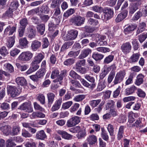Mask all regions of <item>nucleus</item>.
I'll return each instance as SVG.
<instances>
[{
    "mask_svg": "<svg viewBox=\"0 0 147 147\" xmlns=\"http://www.w3.org/2000/svg\"><path fill=\"white\" fill-rule=\"evenodd\" d=\"M33 56V54L30 51H27L22 52L18 57L19 60L27 62L30 60Z\"/></svg>",
    "mask_w": 147,
    "mask_h": 147,
    "instance_id": "1",
    "label": "nucleus"
},
{
    "mask_svg": "<svg viewBox=\"0 0 147 147\" xmlns=\"http://www.w3.org/2000/svg\"><path fill=\"white\" fill-rule=\"evenodd\" d=\"M125 75V71L124 70H120L117 72L115 78L114 84H116L120 83L123 80Z\"/></svg>",
    "mask_w": 147,
    "mask_h": 147,
    "instance_id": "2",
    "label": "nucleus"
},
{
    "mask_svg": "<svg viewBox=\"0 0 147 147\" xmlns=\"http://www.w3.org/2000/svg\"><path fill=\"white\" fill-rule=\"evenodd\" d=\"M7 88L8 93L10 94L12 97H15L18 96L20 93V92L18 90L15 86L8 85Z\"/></svg>",
    "mask_w": 147,
    "mask_h": 147,
    "instance_id": "3",
    "label": "nucleus"
},
{
    "mask_svg": "<svg viewBox=\"0 0 147 147\" xmlns=\"http://www.w3.org/2000/svg\"><path fill=\"white\" fill-rule=\"evenodd\" d=\"M69 75L73 78H77L80 80L82 84L85 86H90L89 84L84 79L81 78L80 76L73 70H71L69 74Z\"/></svg>",
    "mask_w": 147,
    "mask_h": 147,
    "instance_id": "4",
    "label": "nucleus"
},
{
    "mask_svg": "<svg viewBox=\"0 0 147 147\" xmlns=\"http://www.w3.org/2000/svg\"><path fill=\"white\" fill-rule=\"evenodd\" d=\"M80 122V117L77 116L73 117L67 122V125L68 127H71L75 126Z\"/></svg>",
    "mask_w": 147,
    "mask_h": 147,
    "instance_id": "5",
    "label": "nucleus"
},
{
    "mask_svg": "<svg viewBox=\"0 0 147 147\" xmlns=\"http://www.w3.org/2000/svg\"><path fill=\"white\" fill-rule=\"evenodd\" d=\"M104 12L105 13L102 16V18L104 21H106L111 18L113 13V10L110 8H105Z\"/></svg>",
    "mask_w": 147,
    "mask_h": 147,
    "instance_id": "6",
    "label": "nucleus"
},
{
    "mask_svg": "<svg viewBox=\"0 0 147 147\" xmlns=\"http://www.w3.org/2000/svg\"><path fill=\"white\" fill-rule=\"evenodd\" d=\"M85 20L84 18L78 16L72 18L71 21L75 25L79 26L84 24Z\"/></svg>",
    "mask_w": 147,
    "mask_h": 147,
    "instance_id": "7",
    "label": "nucleus"
},
{
    "mask_svg": "<svg viewBox=\"0 0 147 147\" xmlns=\"http://www.w3.org/2000/svg\"><path fill=\"white\" fill-rule=\"evenodd\" d=\"M19 109L21 110H24L28 113L32 112L33 109L32 107L31 104L28 102H24L22 104L20 107Z\"/></svg>",
    "mask_w": 147,
    "mask_h": 147,
    "instance_id": "8",
    "label": "nucleus"
},
{
    "mask_svg": "<svg viewBox=\"0 0 147 147\" xmlns=\"http://www.w3.org/2000/svg\"><path fill=\"white\" fill-rule=\"evenodd\" d=\"M61 11L60 8L58 7L54 10V13L53 17L55 19V21L57 24H59L60 22L61 17L60 16Z\"/></svg>",
    "mask_w": 147,
    "mask_h": 147,
    "instance_id": "9",
    "label": "nucleus"
},
{
    "mask_svg": "<svg viewBox=\"0 0 147 147\" xmlns=\"http://www.w3.org/2000/svg\"><path fill=\"white\" fill-rule=\"evenodd\" d=\"M131 48V45L129 42H127L123 43L121 47L122 52L125 54L130 52Z\"/></svg>",
    "mask_w": 147,
    "mask_h": 147,
    "instance_id": "10",
    "label": "nucleus"
},
{
    "mask_svg": "<svg viewBox=\"0 0 147 147\" xmlns=\"http://www.w3.org/2000/svg\"><path fill=\"white\" fill-rule=\"evenodd\" d=\"M38 64L32 61L30 64V67L26 72V74H29L36 71L39 67Z\"/></svg>",
    "mask_w": 147,
    "mask_h": 147,
    "instance_id": "11",
    "label": "nucleus"
},
{
    "mask_svg": "<svg viewBox=\"0 0 147 147\" xmlns=\"http://www.w3.org/2000/svg\"><path fill=\"white\" fill-rule=\"evenodd\" d=\"M78 32L77 30H72L69 31L66 36V40H73L77 37Z\"/></svg>",
    "mask_w": 147,
    "mask_h": 147,
    "instance_id": "12",
    "label": "nucleus"
},
{
    "mask_svg": "<svg viewBox=\"0 0 147 147\" xmlns=\"http://www.w3.org/2000/svg\"><path fill=\"white\" fill-rule=\"evenodd\" d=\"M59 134L62 135V138L67 140H71L72 139L73 136L66 132L61 130H58L57 131Z\"/></svg>",
    "mask_w": 147,
    "mask_h": 147,
    "instance_id": "13",
    "label": "nucleus"
},
{
    "mask_svg": "<svg viewBox=\"0 0 147 147\" xmlns=\"http://www.w3.org/2000/svg\"><path fill=\"white\" fill-rule=\"evenodd\" d=\"M127 11H125L119 13L115 19V21L117 22H120L124 19L127 16Z\"/></svg>",
    "mask_w": 147,
    "mask_h": 147,
    "instance_id": "14",
    "label": "nucleus"
},
{
    "mask_svg": "<svg viewBox=\"0 0 147 147\" xmlns=\"http://www.w3.org/2000/svg\"><path fill=\"white\" fill-rule=\"evenodd\" d=\"M91 53V50L89 48H86L81 51V54L79 56L80 59H82L87 57Z\"/></svg>",
    "mask_w": 147,
    "mask_h": 147,
    "instance_id": "15",
    "label": "nucleus"
},
{
    "mask_svg": "<svg viewBox=\"0 0 147 147\" xmlns=\"http://www.w3.org/2000/svg\"><path fill=\"white\" fill-rule=\"evenodd\" d=\"M66 74L67 71L66 70L62 71H61L60 74H59V76L56 79L53 81V82H58L60 84H61V80H63V77L66 75Z\"/></svg>",
    "mask_w": 147,
    "mask_h": 147,
    "instance_id": "16",
    "label": "nucleus"
},
{
    "mask_svg": "<svg viewBox=\"0 0 147 147\" xmlns=\"http://www.w3.org/2000/svg\"><path fill=\"white\" fill-rule=\"evenodd\" d=\"M84 77L85 79L87 80L88 81L92 83L91 84H89L90 86H86L89 88L92 89L94 88L95 86V84L94 83L95 80L94 78L91 76H90L89 75L86 74L85 75Z\"/></svg>",
    "mask_w": 147,
    "mask_h": 147,
    "instance_id": "17",
    "label": "nucleus"
},
{
    "mask_svg": "<svg viewBox=\"0 0 147 147\" xmlns=\"http://www.w3.org/2000/svg\"><path fill=\"white\" fill-rule=\"evenodd\" d=\"M87 141L90 145H94L97 142V139L94 135H90L86 139Z\"/></svg>",
    "mask_w": 147,
    "mask_h": 147,
    "instance_id": "18",
    "label": "nucleus"
},
{
    "mask_svg": "<svg viewBox=\"0 0 147 147\" xmlns=\"http://www.w3.org/2000/svg\"><path fill=\"white\" fill-rule=\"evenodd\" d=\"M41 45V43L37 40H35L31 43V47L33 51H36L39 49Z\"/></svg>",
    "mask_w": 147,
    "mask_h": 147,
    "instance_id": "19",
    "label": "nucleus"
},
{
    "mask_svg": "<svg viewBox=\"0 0 147 147\" xmlns=\"http://www.w3.org/2000/svg\"><path fill=\"white\" fill-rule=\"evenodd\" d=\"M15 36H13L12 37H9L8 39H7L6 45L8 48H10L13 46L15 42Z\"/></svg>",
    "mask_w": 147,
    "mask_h": 147,
    "instance_id": "20",
    "label": "nucleus"
},
{
    "mask_svg": "<svg viewBox=\"0 0 147 147\" xmlns=\"http://www.w3.org/2000/svg\"><path fill=\"white\" fill-rule=\"evenodd\" d=\"M36 137L38 139L44 140L46 138L47 136L44 131L43 130H41L37 132Z\"/></svg>",
    "mask_w": 147,
    "mask_h": 147,
    "instance_id": "21",
    "label": "nucleus"
},
{
    "mask_svg": "<svg viewBox=\"0 0 147 147\" xmlns=\"http://www.w3.org/2000/svg\"><path fill=\"white\" fill-rule=\"evenodd\" d=\"M0 129L5 135H10L11 129L9 126L6 125L1 127L0 128Z\"/></svg>",
    "mask_w": 147,
    "mask_h": 147,
    "instance_id": "22",
    "label": "nucleus"
},
{
    "mask_svg": "<svg viewBox=\"0 0 147 147\" xmlns=\"http://www.w3.org/2000/svg\"><path fill=\"white\" fill-rule=\"evenodd\" d=\"M19 44L23 48H26L28 46V41L25 37L21 38L19 40Z\"/></svg>",
    "mask_w": 147,
    "mask_h": 147,
    "instance_id": "23",
    "label": "nucleus"
},
{
    "mask_svg": "<svg viewBox=\"0 0 147 147\" xmlns=\"http://www.w3.org/2000/svg\"><path fill=\"white\" fill-rule=\"evenodd\" d=\"M20 129L18 126H14L12 130H11L10 135L12 136L17 135L20 133Z\"/></svg>",
    "mask_w": 147,
    "mask_h": 147,
    "instance_id": "24",
    "label": "nucleus"
},
{
    "mask_svg": "<svg viewBox=\"0 0 147 147\" xmlns=\"http://www.w3.org/2000/svg\"><path fill=\"white\" fill-rule=\"evenodd\" d=\"M106 83L105 80H102L99 82L97 88L96 89L97 91L99 92L102 91L106 87Z\"/></svg>",
    "mask_w": 147,
    "mask_h": 147,
    "instance_id": "25",
    "label": "nucleus"
},
{
    "mask_svg": "<svg viewBox=\"0 0 147 147\" xmlns=\"http://www.w3.org/2000/svg\"><path fill=\"white\" fill-rule=\"evenodd\" d=\"M26 147H36V144L33 140L30 139L28 141H26L24 143Z\"/></svg>",
    "mask_w": 147,
    "mask_h": 147,
    "instance_id": "26",
    "label": "nucleus"
},
{
    "mask_svg": "<svg viewBox=\"0 0 147 147\" xmlns=\"http://www.w3.org/2000/svg\"><path fill=\"white\" fill-rule=\"evenodd\" d=\"M44 56L41 53H39L35 56L32 61L39 64L44 58Z\"/></svg>",
    "mask_w": 147,
    "mask_h": 147,
    "instance_id": "27",
    "label": "nucleus"
},
{
    "mask_svg": "<svg viewBox=\"0 0 147 147\" xmlns=\"http://www.w3.org/2000/svg\"><path fill=\"white\" fill-rule=\"evenodd\" d=\"M16 81L17 84L21 86L26 85V81L23 77H18L16 78Z\"/></svg>",
    "mask_w": 147,
    "mask_h": 147,
    "instance_id": "28",
    "label": "nucleus"
},
{
    "mask_svg": "<svg viewBox=\"0 0 147 147\" xmlns=\"http://www.w3.org/2000/svg\"><path fill=\"white\" fill-rule=\"evenodd\" d=\"M144 76L142 74H139L137 77V79L135 82V84L137 86H139L143 82Z\"/></svg>",
    "mask_w": 147,
    "mask_h": 147,
    "instance_id": "29",
    "label": "nucleus"
},
{
    "mask_svg": "<svg viewBox=\"0 0 147 147\" xmlns=\"http://www.w3.org/2000/svg\"><path fill=\"white\" fill-rule=\"evenodd\" d=\"M140 55L138 53H135L132 55L129 59V62L131 63L137 62L139 58Z\"/></svg>",
    "mask_w": 147,
    "mask_h": 147,
    "instance_id": "30",
    "label": "nucleus"
},
{
    "mask_svg": "<svg viewBox=\"0 0 147 147\" xmlns=\"http://www.w3.org/2000/svg\"><path fill=\"white\" fill-rule=\"evenodd\" d=\"M74 42V41H72L67 42H65L62 46L61 51H63L66 49H67L70 46L72 45Z\"/></svg>",
    "mask_w": 147,
    "mask_h": 147,
    "instance_id": "31",
    "label": "nucleus"
},
{
    "mask_svg": "<svg viewBox=\"0 0 147 147\" xmlns=\"http://www.w3.org/2000/svg\"><path fill=\"white\" fill-rule=\"evenodd\" d=\"M136 88L134 86H132L130 88H127L125 90V94L128 95L133 93L136 90Z\"/></svg>",
    "mask_w": 147,
    "mask_h": 147,
    "instance_id": "32",
    "label": "nucleus"
},
{
    "mask_svg": "<svg viewBox=\"0 0 147 147\" xmlns=\"http://www.w3.org/2000/svg\"><path fill=\"white\" fill-rule=\"evenodd\" d=\"M45 73V68H41L36 72V74L37 76V77L40 78L43 77Z\"/></svg>",
    "mask_w": 147,
    "mask_h": 147,
    "instance_id": "33",
    "label": "nucleus"
},
{
    "mask_svg": "<svg viewBox=\"0 0 147 147\" xmlns=\"http://www.w3.org/2000/svg\"><path fill=\"white\" fill-rule=\"evenodd\" d=\"M47 96L48 100V105L50 106L54 101L55 95L52 93H49L47 94Z\"/></svg>",
    "mask_w": 147,
    "mask_h": 147,
    "instance_id": "34",
    "label": "nucleus"
},
{
    "mask_svg": "<svg viewBox=\"0 0 147 147\" xmlns=\"http://www.w3.org/2000/svg\"><path fill=\"white\" fill-rule=\"evenodd\" d=\"M146 24L144 22H142L139 24L138 29L136 32L137 34H139L143 31L145 29Z\"/></svg>",
    "mask_w": 147,
    "mask_h": 147,
    "instance_id": "35",
    "label": "nucleus"
},
{
    "mask_svg": "<svg viewBox=\"0 0 147 147\" xmlns=\"http://www.w3.org/2000/svg\"><path fill=\"white\" fill-rule=\"evenodd\" d=\"M100 41L98 44L100 46H103L107 44L106 41V37L105 36H100V39H99Z\"/></svg>",
    "mask_w": 147,
    "mask_h": 147,
    "instance_id": "36",
    "label": "nucleus"
},
{
    "mask_svg": "<svg viewBox=\"0 0 147 147\" xmlns=\"http://www.w3.org/2000/svg\"><path fill=\"white\" fill-rule=\"evenodd\" d=\"M124 128L125 127L123 126L120 127L117 134V138L118 140H120L123 137Z\"/></svg>",
    "mask_w": 147,
    "mask_h": 147,
    "instance_id": "37",
    "label": "nucleus"
},
{
    "mask_svg": "<svg viewBox=\"0 0 147 147\" xmlns=\"http://www.w3.org/2000/svg\"><path fill=\"white\" fill-rule=\"evenodd\" d=\"M19 6L18 2L17 0H14L11 2L10 8L14 11L17 9Z\"/></svg>",
    "mask_w": 147,
    "mask_h": 147,
    "instance_id": "38",
    "label": "nucleus"
},
{
    "mask_svg": "<svg viewBox=\"0 0 147 147\" xmlns=\"http://www.w3.org/2000/svg\"><path fill=\"white\" fill-rule=\"evenodd\" d=\"M138 8V5L137 3L130 6L129 12L130 13L133 14Z\"/></svg>",
    "mask_w": 147,
    "mask_h": 147,
    "instance_id": "39",
    "label": "nucleus"
},
{
    "mask_svg": "<svg viewBox=\"0 0 147 147\" xmlns=\"http://www.w3.org/2000/svg\"><path fill=\"white\" fill-rule=\"evenodd\" d=\"M59 71L57 68L54 69L52 72L51 78L52 79L57 78L59 76Z\"/></svg>",
    "mask_w": 147,
    "mask_h": 147,
    "instance_id": "40",
    "label": "nucleus"
},
{
    "mask_svg": "<svg viewBox=\"0 0 147 147\" xmlns=\"http://www.w3.org/2000/svg\"><path fill=\"white\" fill-rule=\"evenodd\" d=\"M40 11L42 13L47 14L49 12L50 10L47 5H44L41 6Z\"/></svg>",
    "mask_w": 147,
    "mask_h": 147,
    "instance_id": "41",
    "label": "nucleus"
},
{
    "mask_svg": "<svg viewBox=\"0 0 147 147\" xmlns=\"http://www.w3.org/2000/svg\"><path fill=\"white\" fill-rule=\"evenodd\" d=\"M37 29L38 32L42 35L43 34L45 30V25L43 24L38 25L37 26Z\"/></svg>",
    "mask_w": 147,
    "mask_h": 147,
    "instance_id": "42",
    "label": "nucleus"
},
{
    "mask_svg": "<svg viewBox=\"0 0 147 147\" xmlns=\"http://www.w3.org/2000/svg\"><path fill=\"white\" fill-rule=\"evenodd\" d=\"M104 56L101 54L98 53H94L92 55V57L96 61H98L102 59Z\"/></svg>",
    "mask_w": 147,
    "mask_h": 147,
    "instance_id": "43",
    "label": "nucleus"
},
{
    "mask_svg": "<svg viewBox=\"0 0 147 147\" xmlns=\"http://www.w3.org/2000/svg\"><path fill=\"white\" fill-rule=\"evenodd\" d=\"M114 56L113 55H109L107 57L104 59L103 62L105 64H109L112 62L114 59Z\"/></svg>",
    "mask_w": 147,
    "mask_h": 147,
    "instance_id": "44",
    "label": "nucleus"
},
{
    "mask_svg": "<svg viewBox=\"0 0 147 147\" xmlns=\"http://www.w3.org/2000/svg\"><path fill=\"white\" fill-rule=\"evenodd\" d=\"M75 11L74 9L70 8L67 10L63 14V16L67 18L70 15L74 13Z\"/></svg>",
    "mask_w": 147,
    "mask_h": 147,
    "instance_id": "45",
    "label": "nucleus"
},
{
    "mask_svg": "<svg viewBox=\"0 0 147 147\" xmlns=\"http://www.w3.org/2000/svg\"><path fill=\"white\" fill-rule=\"evenodd\" d=\"M13 141L12 137L8 139L6 142V147H13L16 145L13 142Z\"/></svg>",
    "mask_w": 147,
    "mask_h": 147,
    "instance_id": "46",
    "label": "nucleus"
},
{
    "mask_svg": "<svg viewBox=\"0 0 147 147\" xmlns=\"http://www.w3.org/2000/svg\"><path fill=\"white\" fill-rule=\"evenodd\" d=\"M6 70L10 73L14 71V68L12 65L10 63H7L4 65Z\"/></svg>",
    "mask_w": 147,
    "mask_h": 147,
    "instance_id": "47",
    "label": "nucleus"
},
{
    "mask_svg": "<svg viewBox=\"0 0 147 147\" xmlns=\"http://www.w3.org/2000/svg\"><path fill=\"white\" fill-rule=\"evenodd\" d=\"M16 65L17 67L21 71H25L29 67L28 65L26 64L21 65L19 63H17Z\"/></svg>",
    "mask_w": 147,
    "mask_h": 147,
    "instance_id": "48",
    "label": "nucleus"
},
{
    "mask_svg": "<svg viewBox=\"0 0 147 147\" xmlns=\"http://www.w3.org/2000/svg\"><path fill=\"white\" fill-rule=\"evenodd\" d=\"M28 32V38H32L34 37L36 34V31L34 29L30 28L29 29Z\"/></svg>",
    "mask_w": 147,
    "mask_h": 147,
    "instance_id": "49",
    "label": "nucleus"
},
{
    "mask_svg": "<svg viewBox=\"0 0 147 147\" xmlns=\"http://www.w3.org/2000/svg\"><path fill=\"white\" fill-rule=\"evenodd\" d=\"M20 52V50L17 49H12L10 52V55L12 57L17 55Z\"/></svg>",
    "mask_w": 147,
    "mask_h": 147,
    "instance_id": "50",
    "label": "nucleus"
},
{
    "mask_svg": "<svg viewBox=\"0 0 147 147\" xmlns=\"http://www.w3.org/2000/svg\"><path fill=\"white\" fill-rule=\"evenodd\" d=\"M101 101L100 99L92 100L90 102V104L92 107H94L100 103Z\"/></svg>",
    "mask_w": 147,
    "mask_h": 147,
    "instance_id": "51",
    "label": "nucleus"
},
{
    "mask_svg": "<svg viewBox=\"0 0 147 147\" xmlns=\"http://www.w3.org/2000/svg\"><path fill=\"white\" fill-rule=\"evenodd\" d=\"M72 101H69L63 103L62 105V108L64 109H68L72 104Z\"/></svg>",
    "mask_w": 147,
    "mask_h": 147,
    "instance_id": "52",
    "label": "nucleus"
},
{
    "mask_svg": "<svg viewBox=\"0 0 147 147\" xmlns=\"http://www.w3.org/2000/svg\"><path fill=\"white\" fill-rule=\"evenodd\" d=\"M139 40L140 43H142L147 38V33H143L139 36Z\"/></svg>",
    "mask_w": 147,
    "mask_h": 147,
    "instance_id": "53",
    "label": "nucleus"
},
{
    "mask_svg": "<svg viewBox=\"0 0 147 147\" xmlns=\"http://www.w3.org/2000/svg\"><path fill=\"white\" fill-rule=\"evenodd\" d=\"M37 99L41 104L43 105L45 103V98L43 94H39L37 96Z\"/></svg>",
    "mask_w": 147,
    "mask_h": 147,
    "instance_id": "54",
    "label": "nucleus"
},
{
    "mask_svg": "<svg viewBox=\"0 0 147 147\" xmlns=\"http://www.w3.org/2000/svg\"><path fill=\"white\" fill-rule=\"evenodd\" d=\"M136 28V26L133 24H131L129 25L126 28L124 29V31L125 32H128L134 30Z\"/></svg>",
    "mask_w": 147,
    "mask_h": 147,
    "instance_id": "55",
    "label": "nucleus"
},
{
    "mask_svg": "<svg viewBox=\"0 0 147 147\" xmlns=\"http://www.w3.org/2000/svg\"><path fill=\"white\" fill-rule=\"evenodd\" d=\"M80 105L78 103H76L71 106L70 109V111L71 113H73L76 111L79 107Z\"/></svg>",
    "mask_w": 147,
    "mask_h": 147,
    "instance_id": "56",
    "label": "nucleus"
},
{
    "mask_svg": "<svg viewBox=\"0 0 147 147\" xmlns=\"http://www.w3.org/2000/svg\"><path fill=\"white\" fill-rule=\"evenodd\" d=\"M107 129L110 135L111 136H113L114 134V128L113 125L111 124L108 125Z\"/></svg>",
    "mask_w": 147,
    "mask_h": 147,
    "instance_id": "57",
    "label": "nucleus"
},
{
    "mask_svg": "<svg viewBox=\"0 0 147 147\" xmlns=\"http://www.w3.org/2000/svg\"><path fill=\"white\" fill-rule=\"evenodd\" d=\"M116 66L115 64H113L110 67H108L106 70H105V71H107V73H108L109 71L111 70V72H114L115 73V70L116 68Z\"/></svg>",
    "mask_w": 147,
    "mask_h": 147,
    "instance_id": "58",
    "label": "nucleus"
},
{
    "mask_svg": "<svg viewBox=\"0 0 147 147\" xmlns=\"http://www.w3.org/2000/svg\"><path fill=\"white\" fill-rule=\"evenodd\" d=\"M13 10L10 9L9 7L5 13L3 15V16L5 17L6 16L9 17H11L13 15Z\"/></svg>",
    "mask_w": 147,
    "mask_h": 147,
    "instance_id": "59",
    "label": "nucleus"
},
{
    "mask_svg": "<svg viewBox=\"0 0 147 147\" xmlns=\"http://www.w3.org/2000/svg\"><path fill=\"white\" fill-rule=\"evenodd\" d=\"M8 53L6 47H3L0 49V54L3 56H5L7 55Z\"/></svg>",
    "mask_w": 147,
    "mask_h": 147,
    "instance_id": "60",
    "label": "nucleus"
},
{
    "mask_svg": "<svg viewBox=\"0 0 147 147\" xmlns=\"http://www.w3.org/2000/svg\"><path fill=\"white\" fill-rule=\"evenodd\" d=\"M85 97L84 95H79L76 96L74 99L75 102H80L84 99Z\"/></svg>",
    "mask_w": 147,
    "mask_h": 147,
    "instance_id": "61",
    "label": "nucleus"
},
{
    "mask_svg": "<svg viewBox=\"0 0 147 147\" xmlns=\"http://www.w3.org/2000/svg\"><path fill=\"white\" fill-rule=\"evenodd\" d=\"M20 24L22 28H25L28 24L27 20L26 18H24L21 20L20 21Z\"/></svg>",
    "mask_w": 147,
    "mask_h": 147,
    "instance_id": "62",
    "label": "nucleus"
},
{
    "mask_svg": "<svg viewBox=\"0 0 147 147\" xmlns=\"http://www.w3.org/2000/svg\"><path fill=\"white\" fill-rule=\"evenodd\" d=\"M34 107L35 109L39 110L41 111H44L45 109L41 107L37 102H34Z\"/></svg>",
    "mask_w": 147,
    "mask_h": 147,
    "instance_id": "63",
    "label": "nucleus"
},
{
    "mask_svg": "<svg viewBox=\"0 0 147 147\" xmlns=\"http://www.w3.org/2000/svg\"><path fill=\"white\" fill-rule=\"evenodd\" d=\"M92 9L93 11L97 12L100 13L102 11V7L97 5L92 7Z\"/></svg>",
    "mask_w": 147,
    "mask_h": 147,
    "instance_id": "64",
    "label": "nucleus"
}]
</instances>
